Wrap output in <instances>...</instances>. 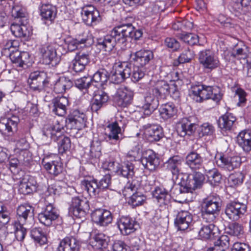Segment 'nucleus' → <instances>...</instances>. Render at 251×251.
<instances>
[{"instance_id": "obj_1", "label": "nucleus", "mask_w": 251, "mask_h": 251, "mask_svg": "<svg viewBox=\"0 0 251 251\" xmlns=\"http://www.w3.org/2000/svg\"><path fill=\"white\" fill-rule=\"evenodd\" d=\"M133 29L131 24H122L115 27L110 34L97 39V46L105 51H110L118 45L121 49L126 48V43L130 39V34Z\"/></svg>"}, {"instance_id": "obj_2", "label": "nucleus", "mask_w": 251, "mask_h": 251, "mask_svg": "<svg viewBox=\"0 0 251 251\" xmlns=\"http://www.w3.org/2000/svg\"><path fill=\"white\" fill-rule=\"evenodd\" d=\"M64 127L59 126H46L42 131V139L47 141L48 139L58 141V151L63 154L69 150L71 146L70 138L63 135Z\"/></svg>"}, {"instance_id": "obj_3", "label": "nucleus", "mask_w": 251, "mask_h": 251, "mask_svg": "<svg viewBox=\"0 0 251 251\" xmlns=\"http://www.w3.org/2000/svg\"><path fill=\"white\" fill-rule=\"evenodd\" d=\"M191 92L196 101L201 102L203 100H212L218 103L222 99L223 94L221 89L217 86H209L203 84L193 85Z\"/></svg>"}, {"instance_id": "obj_4", "label": "nucleus", "mask_w": 251, "mask_h": 251, "mask_svg": "<svg viewBox=\"0 0 251 251\" xmlns=\"http://www.w3.org/2000/svg\"><path fill=\"white\" fill-rule=\"evenodd\" d=\"M180 176L179 186L176 185L175 188L177 195L192 193L196 189L201 188L205 179L204 175L200 172H196L194 175L184 174Z\"/></svg>"}, {"instance_id": "obj_5", "label": "nucleus", "mask_w": 251, "mask_h": 251, "mask_svg": "<svg viewBox=\"0 0 251 251\" xmlns=\"http://www.w3.org/2000/svg\"><path fill=\"white\" fill-rule=\"evenodd\" d=\"M221 201L217 196H210L203 200L202 216L207 223H214L216 221L221 209Z\"/></svg>"}, {"instance_id": "obj_6", "label": "nucleus", "mask_w": 251, "mask_h": 251, "mask_svg": "<svg viewBox=\"0 0 251 251\" xmlns=\"http://www.w3.org/2000/svg\"><path fill=\"white\" fill-rule=\"evenodd\" d=\"M199 61L202 67L208 71H212L220 65L217 55L212 50L205 49L199 53Z\"/></svg>"}, {"instance_id": "obj_7", "label": "nucleus", "mask_w": 251, "mask_h": 251, "mask_svg": "<svg viewBox=\"0 0 251 251\" xmlns=\"http://www.w3.org/2000/svg\"><path fill=\"white\" fill-rule=\"evenodd\" d=\"M49 197H48L45 199V207L38 214V216L40 222L48 226H51L52 222L59 217L57 209L53 206L51 202L49 201Z\"/></svg>"}, {"instance_id": "obj_8", "label": "nucleus", "mask_w": 251, "mask_h": 251, "mask_svg": "<svg viewBox=\"0 0 251 251\" xmlns=\"http://www.w3.org/2000/svg\"><path fill=\"white\" fill-rule=\"evenodd\" d=\"M64 41L68 50L70 51L90 46L93 42L92 35L88 32L77 35L75 38H67Z\"/></svg>"}, {"instance_id": "obj_9", "label": "nucleus", "mask_w": 251, "mask_h": 251, "mask_svg": "<svg viewBox=\"0 0 251 251\" xmlns=\"http://www.w3.org/2000/svg\"><path fill=\"white\" fill-rule=\"evenodd\" d=\"M89 209L88 201L85 199L74 197L69 208V213L74 217L83 221L85 219L87 212Z\"/></svg>"}, {"instance_id": "obj_10", "label": "nucleus", "mask_w": 251, "mask_h": 251, "mask_svg": "<svg viewBox=\"0 0 251 251\" xmlns=\"http://www.w3.org/2000/svg\"><path fill=\"white\" fill-rule=\"evenodd\" d=\"M247 211V205L238 201H233L227 203L225 213L226 217L231 221H237L244 215Z\"/></svg>"}, {"instance_id": "obj_11", "label": "nucleus", "mask_w": 251, "mask_h": 251, "mask_svg": "<svg viewBox=\"0 0 251 251\" xmlns=\"http://www.w3.org/2000/svg\"><path fill=\"white\" fill-rule=\"evenodd\" d=\"M18 223L25 224L28 227L34 223V208L30 205L25 203L19 206L17 209Z\"/></svg>"}, {"instance_id": "obj_12", "label": "nucleus", "mask_w": 251, "mask_h": 251, "mask_svg": "<svg viewBox=\"0 0 251 251\" xmlns=\"http://www.w3.org/2000/svg\"><path fill=\"white\" fill-rule=\"evenodd\" d=\"M39 53L43 63L53 66L57 65L59 59L57 56L56 50L51 44H45L39 48Z\"/></svg>"}, {"instance_id": "obj_13", "label": "nucleus", "mask_w": 251, "mask_h": 251, "mask_svg": "<svg viewBox=\"0 0 251 251\" xmlns=\"http://www.w3.org/2000/svg\"><path fill=\"white\" fill-rule=\"evenodd\" d=\"M81 15L83 22L89 26L97 25L101 20L99 11L92 5L82 7Z\"/></svg>"}, {"instance_id": "obj_14", "label": "nucleus", "mask_w": 251, "mask_h": 251, "mask_svg": "<svg viewBox=\"0 0 251 251\" xmlns=\"http://www.w3.org/2000/svg\"><path fill=\"white\" fill-rule=\"evenodd\" d=\"M159 99L151 90L145 94L139 105L144 110V114L145 115H150L157 108L159 105Z\"/></svg>"}, {"instance_id": "obj_15", "label": "nucleus", "mask_w": 251, "mask_h": 251, "mask_svg": "<svg viewBox=\"0 0 251 251\" xmlns=\"http://www.w3.org/2000/svg\"><path fill=\"white\" fill-rule=\"evenodd\" d=\"M20 122L19 117L16 115L7 116L0 120V132L2 134L11 135L16 132Z\"/></svg>"}, {"instance_id": "obj_16", "label": "nucleus", "mask_w": 251, "mask_h": 251, "mask_svg": "<svg viewBox=\"0 0 251 251\" xmlns=\"http://www.w3.org/2000/svg\"><path fill=\"white\" fill-rule=\"evenodd\" d=\"M133 91L130 88L124 87L118 89L114 98L115 104L121 107L129 105L133 100Z\"/></svg>"}, {"instance_id": "obj_17", "label": "nucleus", "mask_w": 251, "mask_h": 251, "mask_svg": "<svg viewBox=\"0 0 251 251\" xmlns=\"http://www.w3.org/2000/svg\"><path fill=\"white\" fill-rule=\"evenodd\" d=\"M131 73V65L126 63H120L114 66L111 72V78L115 83H119L129 77Z\"/></svg>"}, {"instance_id": "obj_18", "label": "nucleus", "mask_w": 251, "mask_h": 251, "mask_svg": "<svg viewBox=\"0 0 251 251\" xmlns=\"http://www.w3.org/2000/svg\"><path fill=\"white\" fill-rule=\"evenodd\" d=\"M153 58V53L150 50H141L130 54V61L136 67H143Z\"/></svg>"}, {"instance_id": "obj_19", "label": "nucleus", "mask_w": 251, "mask_h": 251, "mask_svg": "<svg viewBox=\"0 0 251 251\" xmlns=\"http://www.w3.org/2000/svg\"><path fill=\"white\" fill-rule=\"evenodd\" d=\"M140 130L150 141H158L163 136L162 128L159 125L148 123L143 125Z\"/></svg>"}, {"instance_id": "obj_20", "label": "nucleus", "mask_w": 251, "mask_h": 251, "mask_svg": "<svg viewBox=\"0 0 251 251\" xmlns=\"http://www.w3.org/2000/svg\"><path fill=\"white\" fill-rule=\"evenodd\" d=\"M159 98L165 97L172 93V96L175 99L179 98V92L174 86L170 87L168 83L164 80L158 81L151 90Z\"/></svg>"}, {"instance_id": "obj_21", "label": "nucleus", "mask_w": 251, "mask_h": 251, "mask_svg": "<svg viewBox=\"0 0 251 251\" xmlns=\"http://www.w3.org/2000/svg\"><path fill=\"white\" fill-rule=\"evenodd\" d=\"M241 159L238 156L220 155L216 160L217 166L226 171H231L241 165Z\"/></svg>"}, {"instance_id": "obj_22", "label": "nucleus", "mask_w": 251, "mask_h": 251, "mask_svg": "<svg viewBox=\"0 0 251 251\" xmlns=\"http://www.w3.org/2000/svg\"><path fill=\"white\" fill-rule=\"evenodd\" d=\"M92 220L97 225L105 226L112 221L111 212L103 209H96L91 213Z\"/></svg>"}, {"instance_id": "obj_23", "label": "nucleus", "mask_w": 251, "mask_h": 251, "mask_svg": "<svg viewBox=\"0 0 251 251\" xmlns=\"http://www.w3.org/2000/svg\"><path fill=\"white\" fill-rule=\"evenodd\" d=\"M141 162L145 168L154 171L160 164L159 158L151 150L146 151L141 158Z\"/></svg>"}, {"instance_id": "obj_24", "label": "nucleus", "mask_w": 251, "mask_h": 251, "mask_svg": "<svg viewBox=\"0 0 251 251\" xmlns=\"http://www.w3.org/2000/svg\"><path fill=\"white\" fill-rule=\"evenodd\" d=\"M117 224L120 230L124 235H128L134 232L139 226L135 220L127 216L121 217Z\"/></svg>"}, {"instance_id": "obj_25", "label": "nucleus", "mask_w": 251, "mask_h": 251, "mask_svg": "<svg viewBox=\"0 0 251 251\" xmlns=\"http://www.w3.org/2000/svg\"><path fill=\"white\" fill-rule=\"evenodd\" d=\"M46 80V74L44 72L36 71L31 73L28 80L31 88L34 90L40 91L43 89Z\"/></svg>"}, {"instance_id": "obj_26", "label": "nucleus", "mask_w": 251, "mask_h": 251, "mask_svg": "<svg viewBox=\"0 0 251 251\" xmlns=\"http://www.w3.org/2000/svg\"><path fill=\"white\" fill-rule=\"evenodd\" d=\"M193 222L192 215L187 211L179 212L175 220V225L178 230H185L192 224Z\"/></svg>"}, {"instance_id": "obj_27", "label": "nucleus", "mask_w": 251, "mask_h": 251, "mask_svg": "<svg viewBox=\"0 0 251 251\" xmlns=\"http://www.w3.org/2000/svg\"><path fill=\"white\" fill-rule=\"evenodd\" d=\"M182 163V157L178 155H175L170 158L166 162L167 169L171 172L173 179H179L180 180V176L184 175L179 174Z\"/></svg>"}, {"instance_id": "obj_28", "label": "nucleus", "mask_w": 251, "mask_h": 251, "mask_svg": "<svg viewBox=\"0 0 251 251\" xmlns=\"http://www.w3.org/2000/svg\"><path fill=\"white\" fill-rule=\"evenodd\" d=\"M108 132L105 133V140L106 142L112 144H116L120 140L121 136V128L117 122L108 125L107 126Z\"/></svg>"}, {"instance_id": "obj_29", "label": "nucleus", "mask_w": 251, "mask_h": 251, "mask_svg": "<svg viewBox=\"0 0 251 251\" xmlns=\"http://www.w3.org/2000/svg\"><path fill=\"white\" fill-rule=\"evenodd\" d=\"M66 127L67 129L81 130L86 126L84 115L72 114L68 116L66 120Z\"/></svg>"}, {"instance_id": "obj_30", "label": "nucleus", "mask_w": 251, "mask_h": 251, "mask_svg": "<svg viewBox=\"0 0 251 251\" xmlns=\"http://www.w3.org/2000/svg\"><path fill=\"white\" fill-rule=\"evenodd\" d=\"M28 21L24 23V21H19L17 23H13L10 27L12 34L19 38L28 37L30 35V29L27 26Z\"/></svg>"}, {"instance_id": "obj_31", "label": "nucleus", "mask_w": 251, "mask_h": 251, "mask_svg": "<svg viewBox=\"0 0 251 251\" xmlns=\"http://www.w3.org/2000/svg\"><path fill=\"white\" fill-rule=\"evenodd\" d=\"M52 111L55 115L63 116L66 113L67 106L69 104L68 99L65 97H57L52 99Z\"/></svg>"}, {"instance_id": "obj_32", "label": "nucleus", "mask_w": 251, "mask_h": 251, "mask_svg": "<svg viewBox=\"0 0 251 251\" xmlns=\"http://www.w3.org/2000/svg\"><path fill=\"white\" fill-rule=\"evenodd\" d=\"M198 126L192 123L188 119L185 118L177 125V132L181 137L192 135L198 128Z\"/></svg>"}, {"instance_id": "obj_33", "label": "nucleus", "mask_w": 251, "mask_h": 251, "mask_svg": "<svg viewBox=\"0 0 251 251\" xmlns=\"http://www.w3.org/2000/svg\"><path fill=\"white\" fill-rule=\"evenodd\" d=\"M109 97L107 93L103 91L98 92L94 96L91 101V108L93 112H97L98 110L106 105Z\"/></svg>"}, {"instance_id": "obj_34", "label": "nucleus", "mask_w": 251, "mask_h": 251, "mask_svg": "<svg viewBox=\"0 0 251 251\" xmlns=\"http://www.w3.org/2000/svg\"><path fill=\"white\" fill-rule=\"evenodd\" d=\"M113 165L114 171L125 177L129 178L134 175V167L131 162H127L123 165L118 162H113Z\"/></svg>"}, {"instance_id": "obj_35", "label": "nucleus", "mask_w": 251, "mask_h": 251, "mask_svg": "<svg viewBox=\"0 0 251 251\" xmlns=\"http://www.w3.org/2000/svg\"><path fill=\"white\" fill-rule=\"evenodd\" d=\"M80 248L79 241L73 237H67L60 243L58 251H78Z\"/></svg>"}, {"instance_id": "obj_36", "label": "nucleus", "mask_w": 251, "mask_h": 251, "mask_svg": "<svg viewBox=\"0 0 251 251\" xmlns=\"http://www.w3.org/2000/svg\"><path fill=\"white\" fill-rule=\"evenodd\" d=\"M108 242V237L100 233L96 234L92 238L90 245L96 251H102L107 247Z\"/></svg>"}, {"instance_id": "obj_37", "label": "nucleus", "mask_w": 251, "mask_h": 251, "mask_svg": "<svg viewBox=\"0 0 251 251\" xmlns=\"http://www.w3.org/2000/svg\"><path fill=\"white\" fill-rule=\"evenodd\" d=\"M237 142L239 146L245 152L251 151V132L248 130L241 131L236 137Z\"/></svg>"}, {"instance_id": "obj_38", "label": "nucleus", "mask_w": 251, "mask_h": 251, "mask_svg": "<svg viewBox=\"0 0 251 251\" xmlns=\"http://www.w3.org/2000/svg\"><path fill=\"white\" fill-rule=\"evenodd\" d=\"M42 165L44 168L51 175L57 176L61 174L63 170V164L60 159L46 162L44 159L42 161Z\"/></svg>"}, {"instance_id": "obj_39", "label": "nucleus", "mask_w": 251, "mask_h": 251, "mask_svg": "<svg viewBox=\"0 0 251 251\" xmlns=\"http://www.w3.org/2000/svg\"><path fill=\"white\" fill-rule=\"evenodd\" d=\"M19 187L22 193L28 194L37 191L38 184L33 177L28 176L23 179Z\"/></svg>"}, {"instance_id": "obj_40", "label": "nucleus", "mask_w": 251, "mask_h": 251, "mask_svg": "<svg viewBox=\"0 0 251 251\" xmlns=\"http://www.w3.org/2000/svg\"><path fill=\"white\" fill-rule=\"evenodd\" d=\"M57 9L55 6L49 3L43 4L41 7L40 14L43 19L50 23L55 18Z\"/></svg>"}, {"instance_id": "obj_41", "label": "nucleus", "mask_w": 251, "mask_h": 251, "mask_svg": "<svg viewBox=\"0 0 251 251\" xmlns=\"http://www.w3.org/2000/svg\"><path fill=\"white\" fill-rule=\"evenodd\" d=\"M81 187L86 191L90 196L99 195L100 191L98 186V182L96 179H84L81 182Z\"/></svg>"}, {"instance_id": "obj_42", "label": "nucleus", "mask_w": 251, "mask_h": 251, "mask_svg": "<svg viewBox=\"0 0 251 251\" xmlns=\"http://www.w3.org/2000/svg\"><path fill=\"white\" fill-rule=\"evenodd\" d=\"M152 195L158 202L167 204L170 200V195L168 190L162 187H156L152 192Z\"/></svg>"}, {"instance_id": "obj_43", "label": "nucleus", "mask_w": 251, "mask_h": 251, "mask_svg": "<svg viewBox=\"0 0 251 251\" xmlns=\"http://www.w3.org/2000/svg\"><path fill=\"white\" fill-rule=\"evenodd\" d=\"M203 159L198 153L192 151L186 157V164L193 170L199 169L202 165Z\"/></svg>"}, {"instance_id": "obj_44", "label": "nucleus", "mask_w": 251, "mask_h": 251, "mask_svg": "<svg viewBox=\"0 0 251 251\" xmlns=\"http://www.w3.org/2000/svg\"><path fill=\"white\" fill-rule=\"evenodd\" d=\"M236 120V118L233 114L226 112L219 118V126L222 130L225 131L230 130L231 129Z\"/></svg>"}, {"instance_id": "obj_45", "label": "nucleus", "mask_w": 251, "mask_h": 251, "mask_svg": "<svg viewBox=\"0 0 251 251\" xmlns=\"http://www.w3.org/2000/svg\"><path fill=\"white\" fill-rule=\"evenodd\" d=\"M73 85V81L68 77H60L54 84V91L56 93L63 94L66 90L70 89Z\"/></svg>"}, {"instance_id": "obj_46", "label": "nucleus", "mask_w": 251, "mask_h": 251, "mask_svg": "<svg viewBox=\"0 0 251 251\" xmlns=\"http://www.w3.org/2000/svg\"><path fill=\"white\" fill-rule=\"evenodd\" d=\"M177 109L172 103H167L162 105L159 109L161 117L164 120L173 118L177 113Z\"/></svg>"}, {"instance_id": "obj_47", "label": "nucleus", "mask_w": 251, "mask_h": 251, "mask_svg": "<svg viewBox=\"0 0 251 251\" xmlns=\"http://www.w3.org/2000/svg\"><path fill=\"white\" fill-rule=\"evenodd\" d=\"M11 14L18 21H24V23H25L26 21H28L26 9L19 3H14L11 10Z\"/></svg>"}, {"instance_id": "obj_48", "label": "nucleus", "mask_w": 251, "mask_h": 251, "mask_svg": "<svg viewBox=\"0 0 251 251\" xmlns=\"http://www.w3.org/2000/svg\"><path fill=\"white\" fill-rule=\"evenodd\" d=\"M210 224L203 225L201 226L199 231V236L203 239H210L214 237L215 232L214 230L216 228L214 223H210Z\"/></svg>"}, {"instance_id": "obj_49", "label": "nucleus", "mask_w": 251, "mask_h": 251, "mask_svg": "<svg viewBox=\"0 0 251 251\" xmlns=\"http://www.w3.org/2000/svg\"><path fill=\"white\" fill-rule=\"evenodd\" d=\"M32 238L40 246L46 244L47 238L46 234L40 228H34L30 232Z\"/></svg>"}, {"instance_id": "obj_50", "label": "nucleus", "mask_w": 251, "mask_h": 251, "mask_svg": "<svg viewBox=\"0 0 251 251\" xmlns=\"http://www.w3.org/2000/svg\"><path fill=\"white\" fill-rule=\"evenodd\" d=\"M227 233L238 238L242 236L244 233L243 225L237 222L231 223L226 228Z\"/></svg>"}, {"instance_id": "obj_51", "label": "nucleus", "mask_w": 251, "mask_h": 251, "mask_svg": "<svg viewBox=\"0 0 251 251\" xmlns=\"http://www.w3.org/2000/svg\"><path fill=\"white\" fill-rule=\"evenodd\" d=\"M91 78L92 83L95 82L99 83L100 86H103L108 80V73L105 69L99 70L93 75Z\"/></svg>"}, {"instance_id": "obj_52", "label": "nucleus", "mask_w": 251, "mask_h": 251, "mask_svg": "<svg viewBox=\"0 0 251 251\" xmlns=\"http://www.w3.org/2000/svg\"><path fill=\"white\" fill-rule=\"evenodd\" d=\"M206 176L208 181L213 185H216L219 183L222 179V176L216 169H213L206 171Z\"/></svg>"}, {"instance_id": "obj_53", "label": "nucleus", "mask_w": 251, "mask_h": 251, "mask_svg": "<svg viewBox=\"0 0 251 251\" xmlns=\"http://www.w3.org/2000/svg\"><path fill=\"white\" fill-rule=\"evenodd\" d=\"M75 86L80 90H86L89 92L88 89L92 87V78L89 77H83L75 81Z\"/></svg>"}, {"instance_id": "obj_54", "label": "nucleus", "mask_w": 251, "mask_h": 251, "mask_svg": "<svg viewBox=\"0 0 251 251\" xmlns=\"http://www.w3.org/2000/svg\"><path fill=\"white\" fill-rule=\"evenodd\" d=\"M194 56L193 51L189 49L185 50L178 57L177 60L174 61V65L187 63L191 60Z\"/></svg>"}, {"instance_id": "obj_55", "label": "nucleus", "mask_w": 251, "mask_h": 251, "mask_svg": "<svg viewBox=\"0 0 251 251\" xmlns=\"http://www.w3.org/2000/svg\"><path fill=\"white\" fill-rule=\"evenodd\" d=\"M249 52L248 47L243 44L241 47L237 48L233 50L231 53V56L239 59H245L248 57Z\"/></svg>"}, {"instance_id": "obj_56", "label": "nucleus", "mask_w": 251, "mask_h": 251, "mask_svg": "<svg viewBox=\"0 0 251 251\" xmlns=\"http://www.w3.org/2000/svg\"><path fill=\"white\" fill-rule=\"evenodd\" d=\"M146 200V197L141 193L136 192L130 197L128 203L133 206L142 205Z\"/></svg>"}, {"instance_id": "obj_57", "label": "nucleus", "mask_w": 251, "mask_h": 251, "mask_svg": "<svg viewBox=\"0 0 251 251\" xmlns=\"http://www.w3.org/2000/svg\"><path fill=\"white\" fill-rule=\"evenodd\" d=\"M180 39L188 45L193 46L199 42V37L194 33H182Z\"/></svg>"}, {"instance_id": "obj_58", "label": "nucleus", "mask_w": 251, "mask_h": 251, "mask_svg": "<svg viewBox=\"0 0 251 251\" xmlns=\"http://www.w3.org/2000/svg\"><path fill=\"white\" fill-rule=\"evenodd\" d=\"M25 224L16 223L14 238H16L19 241H22L25 239L26 233V228L23 226Z\"/></svg>"}, {"instance_id": "obj_59", "label": "nucleus", "mask_w": 251, "mask_h": 251, "mask_svg": "<svg viewBox=\"0 0 251 251\" xmlns=\"http://www.w3.org/2000/svg\"><path fill=\"white\" fill-rule=\"evenodd\" d=\"M100 143L98 141H93L90 146V155L93 158H98L101 155Z\"/></svg>"}, {"instance_id": "obj_60", "label": "nucleus", "mask_w": 251, "mask_h": 251, "mask_svg": "<svg viewBox=\"0 0 251 251\" xmlns=\"http://www.w3.org/2000/svg\"><path fill=\"white\" fill-rule=\"evenodd\" d=\"M111 177L110 175H105L99 181L98 186L100 193L107 189H111Z\"/></svg>"}, {"instance_id": "obj_61", "label": "nucleus", "mask_w": 251, "mask_h": 251, "mask_svg": "<svg viewBox=\"0 0 251 251\" xmlns=\"http://www.w3.org/2000/svg\"><path fill=\"white\" fill-rule=\"evenodd\" d=\"M244 176L241 173L231 175L228 178V182L231 186H236L242 183Z\"/></svg>"}, {"instance_id": "obj_62", "label": "nucleus", "mask_w": 251, "mask_h": 251, "mask_svg": "<svg viewBox=\"0 0 251 251\" xmlns=\"http://www.w3.org/2000/svg\"><path fill=\"white\" fill-rule=\"evenodd\" d=\"M140 68L141 67L135 66L132 74L131 73V80L134 82L139 81L144 76V72Z\"/></svg>"}, {"instance_id": "obj_63", "label": "nucleus", "mask_w": 251, "mask_h": 251, "mask_svg": "<svg viewBox=\"0 0 251 251\" xmlns=\"http://www.w3.org/2000/svg\"><path fill=\"white\" fill-rule=\"evenodd\" d=\"M19 43L17 40H9L7 41L5 44L3 48V50L6 51L8 50L9 53L14 52L15 50H17L19 47Z\"/></svg>"}, {"instance_id": "obj_64", "label": "nucleus", "mask_w": 251, "mask_h": 251, "mask_svg": "<svg viewBox=\"0 0 251 251\" xmlns=\"http://www.w3.org/2000/svg\"><path fill=\"white\" fill-rule=\"evenodd\" d=\"M113 250L114 251H131L130 247L120 240L116 241L114 243Z\"/></svg>"}]
</instances>
